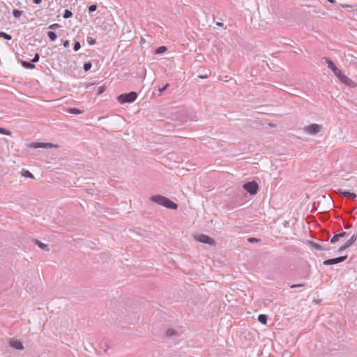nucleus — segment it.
<instances>
[{"mask_svg":"<svg viewBox=\"0 0 357 357\" xmlns=\"http://www.w3.org/2000/svg\"><path fill=\"white\" fill-rule=\"evenodd\" d=\"M30 147L34 149L43 148V149H50L52 147H58V145L54 144L52 143H45V142H33L30 144Z\"/></svg>","mask_w":357,"mask_h":357,"instance_id":"0eeeda50","label":"nucleus"},{"mask_svg":"<svg viewBox=\"0 0 357 357\" xmlns=\"http://www.w3.org/2000/svg\"><path fill=\"white\" fill-rule=\"evenodd\" d=\"M337 77L340 79V81L341 82L344 83V84H346L349 86H354V82L350 78L347 77L345 75L342 74V73H340V75L337 76Z\"/></svg>","mask_w":357,"mask_h":357,"instance_id":"1a4fd4ad","label":"nucleus"},{"mask_svg":"<svg viewBox=\"0 0 357 357\" xmlns=\"http://www.w3.org/2000/svg\"><path fill=\"white\" fill-rule=\"evenodd\" d=\"M324 59L326 61L328 68H330L333 72L334 75L337 77L340 75L342 72L339 68L336 67L333 61L327 57H324Z\"/></svg>","mask_w":357,"mask_h":357,"instance_id":"6e6552de","label":"nucleus"},{"mask_svg":"<svg viewBox=\"0 0 357 357\" xmlns=\"http://www.w3.org/2000/svg\"><path fill=\"white\" fill-rule=\"evenodd\" d=\"M36 245H37L40 248H41L43 250H48V245L40 242V241L37 239L33 240Z\"/></svg>","mask_w":357,"mask_h":357,"instance_id":"dca6fc26","label":"nucleus"},{"mask_svg":"<svg viewBox=\"0 0 357 357\" xmlns=\"http://www.w3.org/2000/svg\"><path fill=\"white\" fill-rule=\"evenodd\" d=\"M91 66H92V65H91V62H86L84 64L83 69L84 70V71L86 72L91 69Z\"/></svg>","mask_w":357,"mask_h":357,"instance_id":"393cba45","label":"nucleus"},{"mask_svg":"<svg viewBox=\"0 0 357 357\" xmlns=\"http://www.w3.org/2000/svg\"><path fill=\"white\" fill-rule=\"evenodd\" d=\"M22 176H24V177H26V178H34V176L32 173H31L28 170H24L23 172H22Z\"/></svg>","mask_w":357,"mask_h":357,"instance_id":"aec40b11","label":"nucleus"},{"mask_svg":"<svg viewBox=\"0 0 357 357\" xmlns=\"http://www.w3.org/2000/svg\"><path fill=\"white\" fill-rule=\"evenodd\" d=\"M322 129V125L312 123L309 126H306L304 127V131L311 135H314L319 132Z\"/></svg>","mask_w":357,"mask_h":357,"instance_id":"20e7f679","label":"nucleus"},{"mask_svg":"<svg viewBox=\"0 0 357 357\" xmlns=\"http://www.w3.org/2000/svg\"><path fill=\"white\" fill-rule=\"evenodd\" d=\"M347 259V255L340 256L338 257L326 259V260L324 261L323 264H324V265H326V266L334 265V264H337L343 262Z\"/></svg>","mask_w":357,"mask_h":357,"instance_id":"423d86ee","label":"nucleus"},{"mask_svg":"<svg viewBox=\"0 0 357 357\" xmlns=\"http://www.w3.org/2000/svg\"><path fill=\"white\" fill-rule=\"evenodd\" d=\"M195 239L197 241H199L200 243H203L205 244H208L210 245H215V240L213 238H212L211 237H210L209 236L206 235V234H200V235L195 236Z\"/></svg>","mask_w":357,"mask_h":357,"instance_id":"39448f33","label":"nucleus"},{"mask_svg":"<svg viewBox=\"0 0 357 357\" xmlns=\"http://www.w3.org/2000/svg\"><path fill=\"white\" fill-rule=\"evenodd\" d=\"M42 1V0H33V3H36V4H39Z\"/></svg>","mask_w":357,"mask_h":357,"instance_id":"ea45409f","label":"nucleus"},{"mask_svg":"<svg viewBox=\"0 0 357 357\" xmlns=\"http://www.w3.org/2000/svg\"><path fill=\"white\" fill-rule=\"evenodd\" d=\"M341 194L344 197L351 199H355L357 197L354 192H351L347 190H344L343 192H341Z\"/></svg>","mask_w":357,"mask_h":357,"instance_id":"ddd939ff","label":"nucleus"},{"mask_svg":"<svg viewBox=\"0 0 357 357\" xmlns=\"http://www.w3.org/2000/svg\"><path fill=\"white\" fill-rule=\"evenodd\" d=\"M199 78H202V79H204V78H206L207 76L206 75H202V76H199Z\"/></svg>","mask_w":357,"mask_h":357,"instance_id":"37998d69","label":"nucleus"},{"mask_svg":"<svg viewBox=\"0 0 357 357\" xmlns=\"http://www.w3.org/2000/svg\"><path fill=\"white\" fill-rule=\"evenodd\" d=\"M166 335L169 337H178L179 333L174 328H169L166 331Z\"/></svg>","mask_w":357,"mask_h":357,"instance_id":"f8f14e48","label":"nucleus"},{"mask_svg":"<svg viewBox=\"0 0 357 357\" xmlns=\"http://www.w3.org/2000/svg\"><path fill=\"white\" fill-rule=\"evenodd\" d=\"M80 48H81V45H80L79 42H78V41L75 42V43L73 44L74 50L77 52Z\"/></svg>","mask_w":357,"mask_h":357,"instance_id":"a878e982","label":"nucleus"},{"mask_svg":"<svg viewBox=\"0 0 357 357\" xmlns=\"http://www.w3.org/2000/svg\"><path fill=\"white\" fill-rule=\"evenodd\" d=\"M39 58H40V56H39V54L38 53H36L33 59L31 60V62L33 63H36L39 61Z\"/></svg>","mask_w":357,"mask_h":357,"instance_id":"c756f323","label":"nucleus"},{"mask_svg":"<svg viewBox=\"0 0 357 357\" xmlns=\"http://www.w3.org/2000/svg\"><path fill=\"white\" fill-rule=\"evenodd\" d=\"M106 89V87L105 86H101L98 88V94H101Z\"/></svg>","mask_w":357,"mask_h":357,"instance_id":"72a5a7b5","label":"nucleus"},{"mask_svg":"<svg viewBox=\"0 0 357 357\" xmlns=\"http://www.w3.org/2000/svg\"><path fill=\"white\" fill-rule=\"evenodd\" d=\"M21 64L24 68L26 69H33L35 68V65L33 63V62L22 61Z\"/></svg>","mask_w":357,"mask_h":357,"instance_id":"2eb2a0df","label":"nucleus"},{"mask_svg":"<svg viewBox=\"0 0 357 357\" xmlns=\"http://www.w3.org/2000/svg\"><path fill=\"white\" fill-rule=\"evenodd\" d=\"M167 48L165 46H160L155 50V54H162L166 52Z\"/></svg>","mask_w":357,"mask_h":357,"instance_id":"4be33fe9","label":"nucleus"},{"mask_svg":"<svg viewBox=\"0 0 357 357\" xmlns=\"http://www.w3.org/2000/svg\"><path fill=\"white\" fill-rule=\"evenodd\" d=\"M347 248H349V247L347 245H346V243H344L343 245H342L341 247L339 248L337 252L340 253V252L344 251L345 250H347Z\"/></svg>","mask_w":357,"mask_h":357,"instance_id":"473e14b6","label":"nucleus"},{"mask_svg":"<svg viewBox=\"0 0 357 357\" xmlns=\"http://www.w3.org/2000/svg\"><path fill=\"white\" fill-rule=\"evenodd\" d=\"M138 95L135 91L122 93L117 97V100L121 104L131 103L135 101Z\"/></svg>","mask_w":357,"mask_h":357,"instance_id":"f03ea898","label":"nucleus"},{"mask_svg":"<svg viewBox=\"0 0 357 357\" xmlns=\"http://www.w3.org/2000/svg\"><path fill=\"white\" fill-rule=\"evenodd\" d=\"M96 9H97V6L96 4H92V5L89 6V12L92 13V12L96 10Z\"/></svg>","mask_w":357,"mask_h":357,"instance_id":"cd10ccee","label":"nucleus"},{"mask_svg":"<svg viewBox=\"0 0 357 357\" xmlns=\"http://www.w3.org/2000/svg\"><path fill=\"white\" fill-rule=\"evenodd\" d=\"M351 227V225L349 224V225H346V226L344 227V228H345V229H349V228H350Z\"/></svg>","mask_w":357,"mask_h":357,"instance_id":"79ce46f5","label":"nucleus"},{"mask_svg":"<svg viewBox=\"0 0 357 357\" xmlns=\"http://www.w3.org/2000/svg\"><path fill=\"white\" fill-rule=\"evenodd\" d=\"M243 188L251 195H255L257 193L259 185L256 181H252L244 183Z\"/></svg>","mask_w":357,"mask_h":357,"instance_id":"7ed1b4c3","label":"nucleus"},{"mask_svg":"<svg viewBox=\"0 0 357 357\" xmlns=\"http://www.w3.org/2000/svg\"><path fill=\"white\" fill-rule=\"evenodd\" d=\"M47 36L52 41H54L57 38L56 34L54 31H51L47 32Z\"/></svg>","mask_w":357,"mask_h":357,"instance_id":"6ab92c4d","label":"nucleus"},{"mask_svg":"<svg viewBox=\"0 0 357 357\" xmlns=\"http://www.w3.org/2000/svg\"><path fill=\"white\" fill-rule=\"evenodd\" d=\"M310 247L314 250H320V251H328L330 250V247H324L321 245L320 244H318L314 241H309L308 242Z\"/></svg>","mask_w":357,"mask_h":357,"instance_id":"9d476101","label":"nucleus"},{"mask_svg":"<svg viewBox=\"0 0 357 357\" xmlns=\"http://www.w3.org/2000/svg\"><path fill=\"white\" fill-rule=\"evenodd\" d=\"M68 112L73 114H82L83 111L80 110L77 108H69L67 109Z\"/></svg>","mask_w":357,"mask_h":357,"instance_id":"a211bd4d","label":"nucleus"},{"mask_svg":"<svg viewBox=\"0 0 357 357\" xmlns=\"http://www.w3.org/2000/svg\"><path fill=\"white\" fill-rule=\"evenodd\" d=\"M59 26H60V25L59 24L55 23V24L50 25L48 28L50 29H56L59 28Z\"/></svg>","mask_w":357,"mask_h":357,"instance_id":"c9c22d12","label":"nucleus"},{"mask_svg":"<svg viewBox=\"0 0 357 357\" xmlns=\"http://www.w3.org/2000/svg\"><path fill=\"white\" fill-rule=\"evenodd\" d=\"M0 133L1 134H3V135H10V132L5 128H1V130H0Z\"/></svg>","mask_w":357,"mask_h":357,"instance_id":"2f4dec72","label":"nucleus"},{"mask_svg":"<svg viewBox=\"0 0 357 357\" xmlns=\"http://www.w3.org/2000/svg\"><path fill=\"white\" fill-rule=\"evenodd\" d=\"M87 42L90 45H93L96 44V39L91 38V37H88Z\"/></svg>","mask_w":357,"mask_h":357,"instance_id":"c85d7f7f","label":"nucleus"},{"mask_svg":"<svg viewBox=\"0 0 357 357\" xmlns=\"http://www.w3.org/2000/svg\"><path fill=\"white\" fill-rule=\"evenodd\" d=\"M168 86H169V84L167 83L164 86H162V88H160L158 89V91H159V94L158 95L160 96L162 92H163L165 90H166Z\"/></svg>","mask_w":357,"mask_h":357,"instance_id":"7c9ffc66","label":"nucleus"},{"mask_svg":"<svg viewBox=\"0 0 357 357\" xmlns=\"http://www.w3.org/2000/svg\"><path fill=\"white\" fill-rule=\"evenodd\" d=\"M216 25H217V26H223V24H222V23H221V22H217V23H216Z\"/></svg>","mask_w":357,"mask_h":357,"instance_id":"a19ab883","label":"nucleus"},{"mask_svg":"<svg viewBox=\"0 0 357 357\" xmlns=\"http://www.w3.org/2000/svg\"><path fill=\"white\" fill-rule=\"evenodd\" d=\"M340 240V238H339V236L338 234H335L332 238L331 239V243H335L337 241H338Z\"/></svg>","mask_w":357,"mask_h":357,"instance_id":"bb28decb","label":"nucleus"},{"mask_svg":"<svg viewBox=\"0 0 357 357\" xmlns=\"http://www.w3.org/2000/svg\"><path fill=\"white\" fill-rule=\"evenodd\" d=\"M337 234H338L340 238L347 236V233L345 231L340 232Z\"/></svg>","mask_w":357,"mask_h":357,"instance_id":"4c0bfd02","label":"nucleus"},{"mask_svg":"<svg viewBox=\"0 0 357 357\" xmlns=\"http://www.w3.org/2000/svg\"><path fill=\"white\" fill-rule=\"evenodd\" d=\"M257 319L261 324H266L268 317L266 314H259Z\"/></svg>","mask_w":357,"mask_h":357,"instance_id":"f3484780","label":"nucleus"},{"mask_svg":"<svg viewBox=\"0 0 357 357\" xmlns=\"http://www.w3.org/2000/svg\"><path fill=\"white\" fill-rule=\"evenodd\" d=\"M357 239V231L351 236V237L345 243L349 248L351 247Z\"/></svg>","mask_w":357,"mask_h":357,"instance_id":"4468645a","label":"nucleus"},{"mask_svg":"<svg viewBox=\"0 0 357 357\" xmlns=\"http://www.w3.org/2000/svg\"><path fill=\"white\" fill-rule=\"evenodd\" d=\"M150 200L153 202L162 206L165 208L176 210L178 208V204L162 195H153L150 197Z\"/></svg>","mask_w":357,"mask_h":357,"instance_id":"f257e3e1","label":"nucleus"},{"mask_svg":"<svg viewBox=\"0 0 357 357\" xmlns=\"http://www.w3.org/2000/svg\"><path fill=\"white\" fill-rule=\"evenodd\" d=\"M10 346L15 349H23V345L22 342L17 340H11L10 341Z\"/></svg>","mask_w":357,"mask_h":357,"instance_id":"9b49d317","label":"nucleus"},{"mask_svg":"<svg viewBox=\"0 0 357 357\" xmlns=\"http://www.w3.org/2000/svg\"><path fill=\"white\" fill-rule=\"evenodd\" d=\"M0 37L4 38L6 40H9L12 38L10 35H9L5 32H2V31L0 32Z\"/></svg>","mask_w":357,"mask_h":357,"instance_id":"b1692460","label":"nucleus"},{"mask_svg":"<svg viewBox=\"0 0 357 357\" xmlns=\"http://www.w3.org/2000/svg\"><path fill=\"white\" fill-rule=\"evenodd\" d=\"M248 242L250 243H257V242H259V239L258 238H254V237H250L248 239Z\"/></svg>","mask_w":357,"mask_h":357,"instance_id":"f704fd0d","label":"nucleus"},{"mask_svg":"<svg viewBox=\"0 0 357 357\" xmlns=\"http://www.w3.org/2000/svg\"><path fill=\"white\" fill-rule=\"evenodd\" d=\"M305 286V284H291L290 285V288L293 289V288H296V287H304Z\"/></svg>","mask_w":357,"mask_h":357,"instance_id":"e433bc0d","label":"nucleus"},{"mask_svg":"<svg viewBox=\"0 0 357 357\" xmlns=\"http://www.w3.org/2000/svg\"><path fill=\"white\" fill-rule=\"evenodd\" d=\"M72 16H73V13L70 10H69L68 9H66L64 10V13L63 15V18L68 19V18L71 17Z\"/></svg>","mask_w":357,"mask_h":357,"instance_id":"5701e85b","label":"nucleus"},{"mask_svg":"<svg viewBox=\"0 0 357 357\" xmlns=\"http://www.w3.org/2000/svg\"><path fill=\"white\" fill-rule=\"evenodd\" d=\"M63 46H64L65 47H68L69 46V41H68V40H65V41L63 42Z\"/></svg>","mask_w":357,"mask_h":357,"instance_id":"58836bf2","label":"nucleus"},{"mask_svg":"<svg viewBox=\"0 0 357 357\" xmlns=\"http://www.w3.org/2000/svg\"><path fill=\"white\" fill-rule=\"evenodd\" d=\"M13 15L15 17L19 18L22 15V11L17 9H13Z\"/></svg>","mask_w":357,"mask_h":357,"instance_id":"412c9836","label":"nucleus"}]
</instances>
